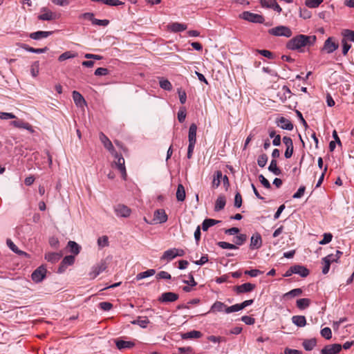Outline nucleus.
Masks as SVG:
<instances>
[{
	"label": "nucleus",
	"mask_w": 354,
	"mask_h": 354,
	"mask_svg": "<svg viewBox=\"0 0 354 354\" xmlns=\"http://www.w3.org/2000/svg\"><path fill=\"white\" fill-rule=\"evenodd\" d=\"M316 39L315 35L300 34L290 39L286 43V46L288 50L304 53L306 47H310L315 44Z\"/></svg>",
	"instance_id": "obj_1"
},
{
	"label": "nucleus",
	"mask_w": 354,
	"mask_h": 354,
	"mask_svg": "<svg viewBox=\"0 0 354 354\" xmlns=\"http://www.w3.org/2000/svg\"><path fill=\"white\" fill-rule=\"evenodd\" d=\"M339 48V43L333 37L327 38L323 46L321 48V52L326 54H331Z\"/></svg>",
	"instance_id": "obj_2"
},
{
	"label": "nucleus",
	"mask_w": 354,
	"mask_h": 354,
	"mask_svg": "<svg viewBox=\"0 0 354 354\" xmlns=\"http://www.w3.org/2000/svg\"><path fill=\"white\" fill-rule=\"evenodd\" d=\"M185 255V251L180 248H171L162 254L160 257L161 261H170L177 257H183Z\"/></svg>",
	"instance_id": "obj_3"
},
{
	"label": "nucleus",
	"mask_w": 354,
	"mask_h": 354,
	"mask_svg": "<svg viewBox=\"0 0 354 354\" xmlns=\"http://www.w3.org/2000/svg\"><path fill=\"white\" fill-rule=\"evenodd\" d=\"M112 155L114 156V158L115 159L113 161V165H115L117 169L120 171L122 178L124 180H126L127 174L126 167L124 165V158L121 155H119L116 152V151H115V153Z\"/></svg>",
	"instance_id": "obj_4"
},
{
	"label": "nucleus",
	"mask_w": 354,
	"mask_h": 354,
	"mask_svg": "<svg viewBox=\"0 0 354 354\" xmlns=\"http://www.w3.org/2000/svg\"><path fill=\"white\" fill-rule=\"evenodd\" d=\"M269 33L274 36H283L286 37H290L292 36V30L290 28L285 26H279L271 28L268 30Z\"/></svg>",
	"instance_id": "obj_5"
},
{
	"label": "nucleus",
	"mask_w": 354,
	"mask_h": 354,
	"mask_svg": "<svg viewBox=\"0 0 354 354\" xmlns=\"http://www.w3.org/2000/svg\"><path fill=\"white\" fill-rule=\"evenodd\" d=\"M241 17L250 22L263 24L264 18L262 15L245 11L241 14Z\"/></svg>",
	"instance_id": "obj_6"
},
{
	"label": "nucleus",
	"mask_w": 354,
	"mask_h": 354,
	"mask_svg": "<svg viewBox=\"0 0 354 354\" xmlns=\"http://www.w3.org/2000/svg\"><path fill=\"white\" fill-rule=\"evenodd\" d=\"M168 219V216L163 209H156L153 213V218L151 222H150V224H155V223H165Z\"/></svg>",
	"instance_id": "obj_7"
},
{
	"label": "nucleus",
	"mask_w": 354,
	"mask_h": 354,
	"mask_svg": "<svg viewBox=\"0 0 354 354\" xmlns=\"http://www.w3.org/2000/svg\"><path fill=\"white\" fill-rule=\"evenodd\" d=\"M106 268V263L104 261H101L97 264L94 265L91 268V270L89 272V276L91 279L96 278L100 273L104 271Z\"/></svg>",
	"instance_id": "obj_8"
},
{
	"label": "nucleus",
	"mask_w": 354,
	"mask_h": 354,
	"mask_svg": "<svg viewBox=\"0 0 354 354\" xmlns=\"http://www.w3.org/2000/svg\"><path fill=\"white\" fill-rule=\"evenodd\" d=\"M15 120L11 121L10 124L15 128L24 129L28 131L30 133H34V129L31 124L24 120L19 118H15Z\"/></svg>",
	"instance_id": "obj_9"
},
{
	"label": "nucleus",
	"mask_w": 354,
	"mask_h": 354,
	"mask_svg": "<svg viewBox=\"0 0 354 354\" xmlns=\"http://www.w3.org/2000/svg\"><path fill=\"white\" fill-rule=\"evenodd\" d=\"M114 212L117 216L127 218L130 216L131 210L127 206L118 204L114 207Z\"/></svg>",
	"instance_id": "obj_10"
},
{
	"label": "nucleus",
	"mask_w": 354,
	"mask_h": 354,
	"mask_svg": "<svg viewBox=\"0 0 354 354\" xmlns=\"http://www.w3.org/2000/svg\"><path fill=\"white\" fill-rule=\"evenodd\" d=\"M46 269L44 266H41L37 268L31 275L33 281L36 283L41 282L46 277Z\"/></svg>",
	"instance_id": "obj_11"
},
{
	"label": "nucleus",
	"mask_w": 354,
	"mask_h": 354,
	"mask_svg": "<svg viewBox=\"0 0 354 354\" xmlns=\"http://www.w3.org/2000/svg\"><path fill=\"white\" fill-rule=\"evenodd\" d=\"M342 350V345L333 344L325 346L322 350V354H337Z\"/></svg>",
	"instance_id": "obj_12"
},
{
	"label": "nucleus",
	"mask_w": 354,
	"mask_h": 354,
	"mask_svg": "<svg viewBox=\"0 0 354 354\" xmlns=\"http://www.w3.org/2000/svg\"><path fill=\"white\" fill-rule=\"evenodd\" d=\"M178 299V295L172 292H164L159 297L158 301L162 303L174 302Z\"/></svg>",
	"instance_id": "obj_13"
},
{
	"label": "nucleus",
	"mask_w": 354,
	"mask_h": 354,
	"mask_svg": "<svg viewBox=\"0 0 354 354\" xmlns=\"http://www.w3.org/2000/svg\"><path fill=\"white\" fill-rule=\"evenodd\" d=\"M99 138L104 147L111 153H115V149L109 138L102 132L100 133Z\"/></svg>",
	"instance_id": "obj_14"
},
{
	"label": "nucleus",
	"mask_w": 354,
	"mask_h": 354,
	"mask_svg": "<svg viewBox=\"0 0 354 354\" xmlns=\"http://www.w3.org/2000/svg\"><path fill=\"white\" fill-rule=\"evenodd\" d=\"M41 12H43V13L37 17L39 20L51 21L56 19V15L46 8H41Z\"/></svg>",
	"instance_id": "obj_15"
},
{
	"label": "nucleus",
	"mask_w": 354,
	"mask_h": 354,
	"mask_svg": "<svg viewBox=\"0 0 354 354\" xmlns=\"http://www.w3.org/2000/svg\"><path fill=\"white\" fill-rule=\"evenodd\" d=\"M262 245L261 236L259 233L254 234L250 239V248L252 250L259 249Z\"/></svg>",
	"instance_id": "obj_16"
},
{
	"label": "nucleus",
	"mask_w": 354,
	"mask_h": 354,
	"mask_svg": "<svg viewBox=\"0 0 354 354\" xmlns=\"http://www.w3.org/2000/svg\"><path fill=\"white\" fill-rule=\"evenodd\" d=\"M255 285L251 283H245L240 286H234V290L238 294L249 292L255 288Z\"/></svg>",
	"instance_id": "obj_17"
},
{
	"label": "nucleus",
	"mask_w": 354,
	"mask_h": 354,
	"mask_svg": "<svg viewBox=\"0 0 354 354\" xmlns=\"http://www.w3.org/2000/svg\"><path fill=\"white\" fill-rule=\"evenodd\" d=\"M196 131H197V126L196 124L192 123L189 126V133H188L189 145L195 146V144L196 142Z\"/></svg>",
	"instance_id": "obj_18"
},
{
	"label": "nucleus",
	"mask_w": 354,
	"mask_h": 354,
	"mask_svg": "<svg viewBox=\"0 0 354 354\" xmlns=\"http://www.w3.org/2000/svg\"><path fill=\"white\" fill-rule=\"evenodd\" d=\"M277 124L283 129L291 131L293 129V124L291 123V122L288 119L283 117H281L279 119H278Z\"/></svg>",
	"instance_id": "obj_19"
},
{
	"label": "nucleus",
	"mask_w": 354,
	"mask_h": 354,
	"mask_svg": "<svg viewBox=\"0 0 354 354\" xmlns=\"http://www.w3.org/2000/svg\"><path fill=\"white\" fill-rule=\"evenodd\" d=\"M53 32L51 31H37L35 32H32L30 35V37L35 40H39L42 38H46L48 36L51 35Z\"/></svg>",
	"instance_id": "obj_20"
},
{
	"label": "nucleus",
	"mask_w": 354,
	"mask_h": 354,
	"mask_svg": "<svg viewBox=\"0 0 354 354\" xmlns=\"http://www.w3.org/2000/svg\"><path fill=\"white\" fill-rule=\"evenodd\" d=\"M73 98L74 102L77 106L82 107L84 105L86 104V101L83 96L76 91H74L73 92Z\"/></svg>",
	"instance_id": "obj_21"
},
{
	"label": "nucleus",
	"mask_w": 354,
	"mask_h": 354,
	"mask_svg": "<svg viewBox=\"0 0 354 354\" xmlns=\"http://www.w3.org/2000/svg\"><path fill=\"white\" fill-rule=\"evenodd\" d=\"M293 267V272L295 274H298L302 277H306L309 274V270L304 266L300 265H295Z\"/></svg>",
	"instance_id": "obj_22"
},
{
	"label": "nucleus",
	"mask_w": 354,
	"mask_h": 354,
	"mask_svg": "<svg viewBox=\"0 0 354 354\" xmlns=\"http://www.w3.org/2000/svg\"><path fill=\"white\" fill-rule=\"evenodd\" d=\"M62 254L58 252H48L45 254V259L48 262L55 263L57 262L62 257Z\"/></svg>",
	"instance_id": "obj_23"
},
{
	"label": "nucleus",
	"mask_w": 354,
	"mask_h": 354,
	"mask_svg": "<svg viewBox=\"0 0 354 354\" xmlns=\"http://www.w3.org/2000/svg\"><path fill=\"white\" fill-rule=\"evenodd\" d=\"M115 344L117 348L119 350H122L124 348H130L134 346L135 344L130 341H124V340H115Z\"/></svg>",
	"instance_id": "obj_24"
},
{
	"label": "nucleus",
	"mask_w": 354,
	"mask_h": 354,
	"mask_svg": "<svg viewBox=\"0 0 354 354\" xmlns=\"http://www.w3.org/2000/svg\"><path fill=\"white\" fill-rule=\"evenodd\" d=\"M226 204V199L223 195H220L215 203L214 210L216 212L221 211L223 209Z\"/></svg>",
	"instance_id": "obj_25"
},
{
	"label": "nucleus",
	"mask_w": 354,
	"mask_h": 354,
	"mask_svg": "<svg viewBox=\"0 0 354 354\" xmlns=\"http://www.w3.org/2000/svg\"><path fill=\"white\" fill-rule=\"evenodd\" d=\"M292 322L298 327H304L306 324V317L303 315H295L292 317Z\"/></svg>",
	"instance_id": "obj_26"
},
{
	"label": "nucleus",
	"mask_w": 354,
	"mask_h": 354,
	"mask_svg": "<svg viewBox=\"0 0 354 354\" xmlns=\"http://www.w3.org/2000/svg\"><path fill=\"white\" fill-rule=\"evenodd\" d=\"M227 306L221 301H216L211 307L209 312H225L226 313Z\"/></svg>",
	"instance_id": "obj_27"
},
{
	"label": "nucleus",
	"mask_w": 354,
	"mask_h": 354,
	"mask_svg": "<svg viewBox=\"0 0 354 354\" xmlns=\"http://www.w3.org/2000/svg\"><path fill=\"white\" fill-rule=\"evenodd\" d=\"M6 243H7L8 247L15 253H16L19 255H21V256H22V255L27 256L28 255L26 252L19 250L18 248L16 246V245L10 239H7Z\"/></svg>",
	"instance_id": "obj_28"
},
{
	"label": "nucleus",
	"mask_w": 354,
	"mask_h": 354,
	"mask_svg": "<svg viewBox=\"0 0 354 354\" xmlns=\"http://www.w3.org/2000/svg\"><path fill=\"white\" fill-rule=\"evenodd\" d=\"M169 28L174 32H182L187 29V25L175 22L170 24Z\"/></svg>",
	"instance_id": "obj_29"
},
{
	"label": "nucleus",
	"mask_w": 354,
	"mask_h": 354,
	"mask_svg": "<svg viewBox=\"0 0 354 354\" xmlns=\"http://www.w3.org/2000/svg\"><path fill=\"white\" fill-rule=\"evenodd\" d=\"M220 221L214 220L212 218L205 219L202 223V229L203 231H207L210 227L218 223Z\"/></svg>",
	"instance_id": "obj_30"
},
{
	"label": "nucleus",
	"mask_w": 354,
	"mask_h": 354,
	"mask_svg": "<svg viewBox=\"0 0 354 354\" xmlns=\"http://www.w3.org/2000/svg\"><path fill=\"white\" fill-rule=\"evenodd\" d=\"M303 346L306 351H311L317 344L316 339L312 338L309 339H305L303 342Z\"/></svg>",
	"instance_id": "obj_31"
},
{
	"label": "nucleus",
	"mask_w": 354,
	"mask_h": 354,
	"mask_svg": "<svg viewBox=\"0 0 354 354\" xmlns=\"http://www.w3.org/2000/svg\"><path fill=\"white\" fill-rule=\"evenodd\" d=\"M156 273V271L155 270L153 269H149L145 272H140L138 273L137 275H136V280L139 281V280H141L142 279H145V278H147V277H151L153 275H154Z\"/></svg>",
	"instance_id": "obj_32"
},
{
	"label": "nucleus",
	"mask_w": 354,
	"mask_h": 354,
	"mask_svg": "<svg viewBox=\"0 0 354 354\" xmlns=\"http://www.w3.org/2000/svg\"><path fill=\"white\" fill-rule=\"evenodd\" d=\"M149 323V320L147 317H138V318L136 320H133L131 322L132 324H137L139 325L142 328H146Z\"/></svg>",
	"instance_id": "obj_33"
},
{
	"label": "nucleus",
	"mask_w": 354,
	"mask_h": 354,
	"mask_svg": "<svg viewBox=\"0 0 354 354\" xmlns=\"http://www.w3.org/2000/svg\"><path fill=\"white\" fill-rule=\"evenodd\" d=\"M68 247L71 253L77 255L80 253V246L75 241H70L68 243Z\"/></svg>",
	"instance_id": "obj_34"
},
{
	"label": "nucleus",
	"mask_w": 354,
	"mask_h": 354,
	"mask_svg": "<svg viewBox=\"0 0 354 354\" xmlns=\"http://www.w3.org/2000/svg\"><path fill=\"white\" fill-rule=\"evenodd\" d=\"M310 300L308 298H302L297 300V306L301 310H304L309 306Z\"/></svg>",
	"instance_id": "obj_35"
},
{
	"label": "nucleus",
	"mask_w": 354,
	"mask_h": 354,
	"mask_svg": "<svg viewBox=\"0 0 354 354\" xmlns=\"http://www.w3.org/2000/svg\"><path fill=\"white\" fill-rule=\"evenodd\" d=\"M176 198L178 201H183L185 198V191L183 185H178L176 191Z\"/></svg>",
	"instance_id": "obj_36"
},
{
	"label": "nucleus",
	"mask_w": 354,
	"mask_h": 354,
	"mask_svg": "<svg viewBox=\"0 0 354 354\" xmlns=\"http://www.w3.org/2000/svg\"><path fill=\"white\" fill-rule=\"evenodd\" d=\"M268 170L272 172L274 174L279 176L281 174V170L277 167V162L276 160L273 159L270 162V164L268 167Z\"/></svg>",
	"instance_id": "obj_37"
},
{
	"label": "nucleus",
	"mask_w": 354,
	"mask_h": 354,
	"mask_svg": "<svg viewBox=\"0 0 354 354\" xmlns=\"http://www.w3.org/2000/svg\"><path fill=\"white\" fill-rule=\"evenodd\" d=\"M202 336V333L198 330H192L190 332L184 333L182 337L183 339H189V338H200Z\"/></svg>",
	"instance_id": "obj_38"
},
{
	"label": "nucleus",
	"mask_w": 354,
	"mask_h": 354,
	"mask_svg": "<svg viewBox=\"0 0 354 354\" xmlns=\"http://www.w3.org/2000/svg\"><path fill=\"white\" fill-rule=\"evenodd\" d=\"M223 174L221 171H216L214 174V178L212 180V186L214 187H218L221 184V180L222 178Z\"/></svg>",
	"instance_id": "obj_39"
},
{
	"label": "nucleus",
	"mask_w": 354,
	"mask_h": 354,
	"mask_svg": "<svg viewBox=\"0 0 354 354\" xmlns=\"http://www.w3.org/2000/svg\"><path fill=\"white\" fill-rule=\"evenodd\" d=\"M74 261H75V257L73 256L68 255V256L65 257L62 261L61 267L59 268V269H61V268H62V267H66L68 266H71V265L73 264Z\"/></svg>",
	"instance_id": "obj_40"
},
{
	"label": "nucleus",
	"mask_w": 354,
	"mask_h": 354,
	"mask_svg": "<svg viewBox=\"0 0 354 354\" xmlns=\"http://www.w3.org/2000/svg\"><path fill=\"white\" fill-rule=\"evenodd\" d=\"M324 0H306L305 5L310 8H317Z\"/></svg>",
	"instance_id": "obj_41"
},
{
	"label": "nucleus",
	"mask_w": 354,
	"mask_h": 354,
	"mask_svg": "<svg viewBox=\"0 0 354 354\" xmlns=\"http://www.w3.org/2000/svg\"><path fill=\"white\" fill-rule=\"evenodd\" d=\"M77 56V53L73 52V51H66L64 53H62V55H59V61H64V60H66L67 59H70V58H74Z\"/></svg>",
	"instance_id": "obj_42"
},
{
	"label": "nucleus",
	"mask_w": 354,
	"mask_h": 354,
	"mask_svg": "<svg viewBox=\"0 0 354 354\" xmlns=\"http://www.w3.org/2000/svg\"><path fill=\"white\" fill-rule=\"evenodd\" d=\"M342 35L344 36L343 39H346V40H349L351 41H354V31L351 30H344L342 32Z\"/></svg>",
	"instance_id": "obj_43"
},
{
	"label": "nucleus",
	"mask_w": 354,
	"mask_h": 354,
	"mask_svg": "<svg viewBox=\"0 0 354 354\" xmlns=\"http://www.w3.org/2000/svg\"><path fill=\"white\" fill-rule=\"evenodd\" d=\"M160 86L164 89V90H166V91H171V88H172V86H171V84L170 83L169 81H168L167 80H165V79H163V78H161L160 80Z\"/></svg>",
	"instance_id": "obj_44"
},
{
	"label": "nucleus",
	"mask_w": 354,
	"mask_h": 354,
	"mask_svg": "<svg viewBox=\"0 0 354 354\" xmlns=\"http://www.w3.org/2000/svg\"><path fill=\"white\" fill-rule=\"evenodd\" d=\"M246 239H247V236L244 234H241L234 238V242L235 243L234 245H241L245 242Z\"/></svg>",
	"instance_id": "obj_45"
},
{
	"label": "nucleus",
	"mask_w": 354,
	"mask_h": 354,
	"mask_svg": "<svg viewBox=\"0 0 354 354\" xmlns=\"http://www.w3.org/2000/svg\"><path fill=\"white\" fill-rule=\"evenodd\" d=\"M302 293V290L301 288H295L293 289L288 292H286L284 295V297H295L297 296H299Z\"/></svg>",
	"instance_id": "obj_46"
},
{
	"label": "nucleus",
	"mask_w": 354,
	"mask_h": 354,
	"mask_svg": "<svg viewBox=\"0 0 354 354\" xmlns=\"http://www.w3.org/2000/svg\"><path fill=\"white\" fill-rule=\"evenodd\" d=\"M217 244L220 248L223 249L235 250L238 248V247L236 245L225 241H220Z\"/></svg>",
	"instance_id": "obj_47"
},
{
	"label": "nucleus",
	"mask_w": 354,
	"mask_h": 354,
	"mask_svg": "<svg viewBox=\"0 0 354 354\" xmlns=\"http://www.w3.org/2000/svg\"><path fill=\"white\" fill-rule=\"evenodd\" d=\"M102 3L109 6H118L124 5V2L120 0H103Z\"/></svg>",
	"instance_id": "obj_48"
},
{
	"label": "nucleus",
	"mask_w": 354,
	"mask_h": 354,
	"mask_svg": "<svg viewBox=\"0 0 354 354\" xmlns=\"http://www.w3.org/2000/svg\"><path fill=\"white\" fill-rule=\"evenodd\" d=\"M268 162V156L266 154L263 153L258 157L257 164L260 167H263L266 166Z\"/></svg>",
	"instance_id": "obj_49"
},
{
	"label": "nucleus",
	"mask_w": 354,
	"mask_h": 354,
	"mask_svg": "<svg viewBox=\"0 0 354 354\" xmlns=\"http://www.w3.org/2000/svg\"><path fill=\"white\" fill-rule=\"evenodd\" d=\"M321 335L326 339H330L332 337L331 329L328 327H325L321 330Z\"/></svg>",
	"instance_id": "obj_50"
},
{
	"label": "nucleus",
	"mask_w": 354,
	"mask_h": 354,
	"mask_svg": "<svg viewBox=\"0 0 354 354\" xmlns=\"http://www.w3.org/2000/svg\"><path fill=\"white\" fill-rule=\"evenodd\" d=\"M97 245L100 248H104L109 245V239L106 236H102L97 239Z\"/></svg>",
	"instance_id": "obj_51"
},
{
	"label": "nucleus",
	"mask_w": 354,
	"mask_h": 354,
	"mask_svg": "<svg viewBox=\"0 0 354 354\" xmlns=\"http://www.w3.org/2000/svg\"><path fill=\"white\" fill-rule=\"evenodd\" d=\"M299 16L304 19H310L311 17V12L307 8H300Z\"/></svg>",
	"instance_id": "obj_52"
},
{
	"label": "nucleus",
	"mask_w": 354,
	"mask_h": 354,
	"mask_svg": "<svg viewBox=\"0 0 354 354\" xmlns=\"http://www.w3.org/2000/svg\"><path fill=\"white\" fill-rule=\"evenodd\" d=\"M342 54L344 55H346L348 53V51L351 47V45L349 44L346 39H342Z\"/></svg>",
	"instance_id": "obj_53"
},
{
	"label": "nucleus",
	"mask_w": 354,
	"mask_h": 354,
	"mask_svg": "<svg viewBox=\"0 0 354 354\" xmlns=\"http://www.w3.org/2000/svg\"><path fill=\"white\" fill-rule=\"evenodd\" d=\"M333 235L330 233H325L324 234V238L321 240L319 243L320 245H325L330 243L332 240Z\"/></svg>",
	"instance_id": "obj_54"
},
{
	"label": "nucleus",
	"mask_w": 354,
	"mask_h": 354,
	"mask_svg": "<svg viewBox=\"0 0 354 354\" xmlns=\"http://www.w3.org/2000/svg\"><path fill=\"white\" fill-rule=\"evenodd\" d=\"M93 25L100 26H106L109 24V21L107 19H97L94 17L92 23Z\"/></svg>",
	"instance_id": "obj_55"
},
{
	"label": "nucleus",
	"mask_w": 354,
	"mask_h": 354,
	"mask_svg": "<svg viewBox=\"0 0 354 354\" xmlns=\"http://www.w3.org/2000/svg\"><path fill=\"white\" fill-rule=\"evenodd\" d=\"M322 262L324 263V267L322 268V273L324 274H326L329 271L330 263L328 262V259L327 258H323Z\"/></svg>",
	"instance_id": "obj_56"
},
{
	"label": "nucleus",
	"mask_w": 354,
	"mask_h": 354,
	"mask_svg": "<svg viewBox=\"0 0 354 354\" xmlns=\"http://www.w3.org/2000/svg\"><path fill=\"white\" fill-rule=\"evenodd\" d=\"M241 310V308L240 304H236L235 305H233V306H229V307L227 306L226 313L229 314V313H231L239 311Z\"/></svg>",
	"instance_id": "obj_57"
},
{
	"label": "nucleus",
	"mask_w": 354,
	"mask_h": 354,
	"mask_svg": "<svg viewBox=\"0 0 354 354\" xmlns=\"http://www.w3.org/2000/svg\"><path fill=\"white\" fill-rule=\"evenodd\" d=\"M99 307L104 311H108L112 308L113 304L110 302L102 301L99 304Z\"/></svg>",
	"instance_id": "obj_58"
},
{
	"label": "nucleus",
	"mask_w": 354,
	"mask_h": 354,
	"mask_svg": "<svg viewBox=\"0 0 354 354\" xmlns=\"http://www.w3.org/2000/svg\"><path fill=\"white\" fill-rule=\"evenodd\" d=\"M17 118V116L12 113L0 112V119L9 120Z\"/></svg>",
	"instance_id": "obj_59"
},
{
	"label": "nucleus",
	"mask_w": 354,
	"mask_h": 354,
	"mask_svg": "<svg viewBox=\"0 0 354 354\" xmlns=\"http://www.w3.org/2000/svg\"><path fill=\"white\" fill-rule=\"evenodd\" d=\"M186 118V110L185 108H181L178 113V120L180 122H183Z\"/></svg>",
	"instance_id": "obj_60"
},
{
	"label": "nucleus",
	"mask_w": 354,
	"mask_h": 354,
	"mask_svg": "<svg viewBox=\"0 0 354 354\" xmlns=\"http://www.w3.org/2000/svg\"><path fill=\"white\" fill-rule=\"evenodd\" d=\"M242 205V197L239 192H237L234 196V206L239 208Z\"/></svg>",
	"instance_id": "obj_61"
},
{
	"label": "nucleus",
	"mask_w": 354,
	"mask_h": 354,
	"mask_svg": "<svg viewBox=\"0 0 354 354\" xmlns=\"http://www.w3.org/2000/svg\"><path fill=\"white\" fill-rule=\"evenodd\" d=\"M259 180L263 186L267 189H270L271 187V185L270 182L264 177L263 175L260 174L259 176Z\"/></svg>",
	"instance_id": "obj_62"
},
{
	"label": "nucleus",
	"mask_w": 354,
	"mask_h": 354,
	"mask_svg": "<svg viewBox=\"0 0 354 354\" xmlns=\"http://www.w3.org/2000/svg\"><path fill=\"white\" fill-rule=\"evenodd\" d=\"M79 18L89 20L93 23L94 19V15L92 12H85L80 15Z\"/></svg>",
	"instance_id": "obj_63"
},
{
	"label": "nucleus",
	"mask_w": 354,
	"mask_h": 354,
	"mask_svg": "<svg viewBox=\"0 0 354 354\" xmlns=\"http://www.w3.org/2000/svg\"><path fill=\"white\" fill-rule=\"evenodd\" d=\"M306 187L304 186H301L296 193L294 194L292 197L294 198H300L304 194Z\"/></svg>",
	"instance_id": "obj_64"
}]
</instances>
